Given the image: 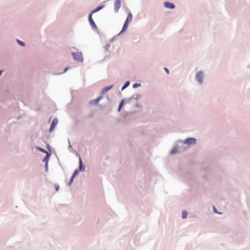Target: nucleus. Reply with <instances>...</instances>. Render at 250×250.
Returning <instances> with one entry per match:
<instances>
[{
    "mask_svg": "<svg viewBox=\"0 0 250 250\" xmlns=\"http://www.w3.org/2000/svg\"><path fill=\"white\" fill-rule=\"evenodd\" d=\"M73 57L74 59L79 62H83V57L82 53L81 52H77V53H72Z\"/></svg>",
    "mask_w": 250,
    "mask_h": 250,
    "instance_id": "1",
    "label": "nucleus"
},
{
    "mask_svg": "<svg viewBox=\"0 0 250 250\" xmlns=\"http://www.w3.org/2000/svg\"><path fill=\"white\" fill-rule=\"evenodd\" d=\"M196 140L195 138H189L188 139H187L185 142V144H187L188 146L191 145H194L196 144Z\"/></svg>",
    "mask_w": 250,
    "mask_h": 250,
    "instance_id": "2",
    "label": "nucleus"
},
{
    "mask_svg": "<svg viewBox=\"0 0 250 250\" xmlns=\"http://www.w3.org/2000/svg\"><path fill=\"white\" fill-rule=\"evenodd\" d=\"M121 5V0H116L114 2V10L118 12Z\"/></svg>",
    "mask_w": 250,
    "mask_h": 250,
    "instance_id": "3",
    "label": "nucleus"
},
{
    "mask_svg": "<svg viewBox=\"0 0 250 250\" xmlns=\"http://www.w3.org/2000/svg\"><path fill=\"white\" fill-rule=\"evenodd\" d=\"M203 77V73L202 72H198L196 76V80L200 83H202V79Z\"/></svg>",
    "mask_w": 250,
    "mask_h": 250,
    "instance_id": "4",
    "label": "nucleus"
},
{
    "mask_svg": "<svg viewBox=\"0 0 250 250\" xmlns=\"http://www.w3.org/2000/svg\"><path fill=\"white\" fill-rule=\"evenodd\" d=\"M89 21L90 25L93 29L97 28L96 25L94 21L93 20V19L92 18V14H90L89 16Z\"/></svg>",
    "mask_w": 250,
    "mask_h": 250,
    "instance_id": "5",
    "label": "nucleus"
},
{
    "mask_svg": "<svg viewBox=\"0 0 250 250\" xmlns=\"http://www.w3.org/2000/svg\"><path fill=\"white\" fill-rule=\"evenodd\" d=\"M57 124H58V120L56 118L54 119L52 122L51 127H50V128L49 130L50 132H51L53 130L54 128H55V127L56 126V125H57Z\"/></svg>",
    "mask_w": 250,
    "mask_h": 250,
    "instance_id": "6",
    "label": "nucleus"
},
{
    "mask_svg": "<svg viewBox=\"0 0 250 250\" xmlns=\"http://www.w3.org/2000/svg\"><path fill=\"white\" fill-rule=\"evenodd\" d=\"M164 5L167 8L173 9L175 7V5L173 3L169 2H166Z\"/></svg>",
    "mask_w": 250,
    "mask_h": 250,
    "instance_id": "7",
    "label": "nucleus"
},
{
    "mask_svg": "<svg viewBox=\"0 0 250 250\" xmlns=\"http://www.w3.org/2000/svg\"><path fill=\"white\" fill-rule=\"evenodd\" d=\"M132 20V15L131 13H128L127 14V17L125 21V22H126L127 23H129Z\"/></svg>",
    "mask_w": 250,
    "mask_h": 250,
    "instance_id": "8",
    "label": "nucleus"
},
{
    "mask_svg": "<svg viewBox=\"0 0 250 250\" xmlns=\"http://www.w3.org/2000/svg\"><path fill=\"white\" fill-rule=\"evenodd\" d=\"M112 86H113L111 85V86H106V87H105L104 88L102 89V94H104L106 92H107V91L109 90L112 87Z\"/></svg>",
    "mask_w": 250,
    "mask_h": 250,
    "instance_id": "9",
    "label": "nucleus"
},
{
    "mask_svg": "<svg viewBox=\"0 0 250 250\" xmlns=\"http://www.w3.org/2000/svg\"><path fill=\"white\" fill-rule=\"evenodd\" d=\"M103 7H104V6H102V5H100V6H98L96 9L92 10L91 14H92L94 13H96V12L99 11V10H101Z\"/></svg>",
    "mask_w": 250,
    "mask_h": 250,
    "instance_id": "10",
    "label": "nucleus"
},
{
    "mask_svg": "<svg viewBox=\"0 0 250 250\" xmlns=\"http://www.w3.org/2000/svg\"><path fill=\"white\" fill-rule=\"evenodd\" d=\"M128 24L126 22H125L124 23V25H123V27L122 28V32H125L127 28V27H128Z\"/></svg>",
    "mask_w": 250,
    "mask_h": 250,
    "instance_id": "11",
    "label": "nucleus"
},
{
    "mask_svg": "<svg viewBox=\"0 0 250 250\" xmlns=\"http://www.w3.org/2000/svg\"><path fill=\"white\" fill-rule=\"evenodd\" d=\"M129 84V82L127 81L126 82L125 84L124 85V86H123L122 88V90H124L125 88L126 87H127Z\"/></svg>",
    "mask_w": 250,
    "mask_h": 250,
    "instance_id": "12",
    "label": "nucleus"
},
{
    "mask_svg": "<svg viewBox=\"0 0 250 250\" xmlns=\"http://www.w3.org/2000/svg\"><path fill=\"white\" fill-rule=\"evenodd\" d=\"M178 151L177 148L176 147H174L171 151L170 153L171 154H174Z\"/></svg>",
    "mask_w": 250,
    "mask_h": 250,
    "instance_id": "13",
    "label": "nucleus"
},
{
    "mask_svg": "<svg viewBox=\"0 0 250 250\" xmlns=\"http://www.w3.org/2000/svg\"><path fill=\"white\" fill-rule=\"evenodd\" d=\"M102 97H99L97 99L94 100V102L95 104H97L102 99Z\"/></svg>",
    "mask_w": 250,
    "mask_h": 250,
    "instance_id": "14",
    "label": "nucleus"
},
{
    "mask_svg": "<svg viewBox=\"0 0 250 250\" xmlns=\"http://www.w3.org/2000/svg\"><path fill=\"white\" fill-rule=\"evenodd\" d=\"M78 173H79V170L78 169H76L74 171L73 175H72L73 178H75L76 177V176L78 174Z\"/></svg>",
    "mask_w": 250,
    "mask_h": 250,
    "instance_id": "15",
    "label": "nucleus"
},
{
    "mask_svg": "<svg viewBox=\"0 0 250 250\" xmlns=\"http://www.w3.org/2000/svg\"><path fill=\"white\" fill-rule=\"evenodd\" d=\"M187 217V212L186 211H184L182 212V218L185 219Z\"/></svg>",
    "mask_w": 250,
    "mask_h": 250,
    "instance_id": "16",
    "label": "nucleus"
},
{
    "mask_svg": "<svg viewBox=\"0 0 250 250\" xmlns=\"http://www.w3.org/2000/svg\"><path fill=\"white\" fill-rule=\"evenodd\" d=\"M17 41L19 43V44H20L22 46H25V43L23 42H22L19 40H17Z\"/></svg>",
    "mask_w": 250,
    "mask_h": 250,
    "instance_id": "17",
    "label": "nucleus"
},
{
    "mask_svg": "<svg viewBox=\"0 0 250 250\" xmlns=\"http://www.w3.org/2000/svg\"><path fill=\"white\" fill-rule=\"evenodd\" d=\"M82 167V160H81V158H80V160H79V168H80V170L81 169Z\"/></svg>",
    "mask_w": 250,
    "mask_h": 250,
    "instance_id": "18",
    "label": "nucleus"
},
{
    "mask_svg": "<svg viewBox=\"0 0 250 250\" xmlns=\"http://www.w3.org/2000/svg\"><path fill=\"white\" fill-rule=\"evenodd\" d=\"M123 104V101H122L120 103V104H119V108H118V110H119V111H120V109H121V107H122V106Z\"/></svg>",
    "mask_w": 250,
    "mask_h": 250,
    "instance_id": "19",
    "label": "nucleus"
},
{
    "mask_svg": "<svg viewBox=\"0 0 250 250\" xmlns=\"http://www.w3.org/2000/svg\"><path fill=\"white\" fill-rule=\"evenodd\" d=\"M74 178H73V177H72V176L71 177V179H70V181H69V186L72 184V183L73 182V180H74Z\"/></svg>",
    "mask_w": 250,
    "mask_h": 250,
    "instance_id": "20",
    "label": "nucleus"
},
{
    "mask_svg": "<svg viewBox=\"0 0 250 250\" xmlns=\"http://www.w3.org/2000/svg\"><path fill=\"white\" fill-rule=\"evenodd\" d=\"M39 150H40L42 152L47 153V151L45 149H44L43 148H39Z\"/></svg>",
    "mask_w": 250,
    "mask_h": 250,
    "instance_id": "21",
    "label": "nucleus"
},
{
    "mask_svg": "<svg viewBox=\"0 0 250 250\" xmlns=\"http://www.w3.org/2000/svg\"><path fill=\"white\" fill-rule=\"evenodd\" d=\"M140 85V83H135V84H133V87L136 88V87H138V86H139Z\"/></svg>",
    "mask_w": 250,
    "mask_h": 250,
    "instance_id": "22",
    "label": "nucleus"
},
{
    "mask_svg": "<svg viewBox=\"0 0 250 250\" xmlns=\"http://www.w3.org/2000/svg\"><path fill=\"white\" fill-rule=\"evenodd\" d=\"M48 159V156H46L43 159V161H46V163H47V161Z\"/></svg>",
    "mask_w": 250,
    "mask_h": 250,
    "instance_id": "23",
    "label": "nucleus"
},
{
    "mask_svg": "<svg viewBox=\"0 0 250 250\" xmlns=\"http://www.w3.org/2000/svg\"><path fill=\"white\" fill-rule=\"evenodd\" d=\"M55 189H56V191H58L59 190V185H55Z\"/></svg>",
    "mask_w": 250,
    "mask_h": 250,
    "instance_id": "24",
    "label": "nucleus"
},
{
    "mask_svg": "<svg viewBox=\"0 0 250 250\" xmlns=\"http://www.w3.org/2000/svg\"><path fill=\"white\" fill-rule=\"evenodd\" d=\"M164 69H165V70L166 71V72L167 74H168V73H169L168 70V69H167V68L165 67Z\"/></svg>",
    "mask_w": 250,
    "mask_h": 250,
    "instance_id": "25",
    "label": "nucleus"
},
{
    "mask_svg": "<svg viewBox=\"0 0 250 250\" xmlns=\"http://www.w3.org/2000/svg\"><path fill=\"white\" fill-rule=\"evenodd\" d=\"M213 209H214V212H215V213H217V210H216V209L215 208V207H213Z\"/></svg>",
    "mask_w": 250,
    "mask_h": 250,
    "instance_id": "26",
    "label": "nucleus"
},
{
    "mask_svg": "<svg viewBox=\"0 0 250 250\" xmlns=\"http://www.w3.org/2000/svg\"><path fill=\"white\" fill-rule=\"evenodd\" d=\"M69 68V67H66L65 69H64V72H66L67 71V70Z\"/></svg>",
    "mask_w": 250,
    "mask_h": 250,
    "instance_id": "27",
    "label": "nucleus"
},
{
    "mask_svg": "<svg viewBox=\"0 0 250 250\" xmlns=\"http://www.w3.org/2000/svg\"><path fill=\"white\" fill-rule=\"evenodd\" d=\"M2 70H0V75L2 74Z\"/></svg>",
    "mask_w": 250,
    "mask_h": 250,
    "instance_id": "28",
    "label": "nucleus"
}]
</instances>
